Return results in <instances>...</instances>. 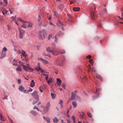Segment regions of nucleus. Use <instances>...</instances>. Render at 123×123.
I'll use <instances>...</instances> for the list:
<instances>
[{
	"instance_id": "1",
	"label": "nucleus",
	"mask_w": 123,
	"mask_h": 123,
	"mask_svg": "<svg viewBox=\"0 0 123 123\" xmlns=\"http://www.w3.org/2000/svg\"><path fill=\"white\" fill-rule=\"evenodd\" d=\"M24 22H23L22 25H21L22 27L26 29L27 28L31 27L32 26V23L25 21H24Z\"/></svg>"
},
{
	"instance_id": "2",
	"label": "nucleus",
	"mask_w": 123,
	"mask_h": 123,
	"mask_svg": "<svg viewBox=\"0 0 123 123\" xmlns=\"http://www.w3.org/2000/svg\"><path fill=\"white\" fill-rule=\"evenodd\" d=\"M47 51L51 53L54 55L56 56L57 54L55 53L56 51L54 48L52 47H48L47 49Z\"/></svg>"
},
{
	"instance_id": "3",
	"label": "nucleus",
	"mask_w": 123,
	"mask_h": 123,
	"mask_svg": "<svg viewBox=\"0 0 123 123\" xmlns=\"http://www.w3.org/2000/svg\"><path fill=\"white\" fill-rule=\"evenodd\" d=\"M45 34V30H43L40 31L39 35V38L43 40L44 39V35Z\"/></svg>"
},
{
	"instance_id": "4",
	"label": "nucleus",
	"mask_w": 123,
	"mask_h": 123,
	"mask_svg": "<svg viewBox=\"0 0 123 123\" xmlns=\"http://www.w3.org/2000/svg\"><path fill=\"white\" fill-rule=\"evenodd\" d=\"M18 29L19 31V37L21 39H22L23 38V35L24 34L25 31L22 30L19 27H18Z\"/></svg>"
},
{
	"instance_id": "5",
	"label": "nucleus",
	"mask_w": 123,
	"mask_h": 123,
	"mask_svg": "<svg viewBox=\"0 0 123 123\" xmlns=\"http://www.w3.org/2000/svg\"><path fill=\"white\" fill-rule=\"evenodd\" d=\"M38 92L36 91H34L31 94L34 98L38 100H39V95L37 94Z\"/></svg>"
},
{
	"instance_id": "6",
	"label": "nucleus",
	"mask_w": 123,
	"mask_h": 123,
	"mask_svg": "<svg viewBox=\"0 0 123 123\" xmlns=\"http://www.w3.org/2000/svg\"><path fill=\"white\" fill-rule=\"evenodd\" d=\"M77 92V91H75L74 92H72L71 94V98L70 100V101L74 100L75 99V97L76 95V94Z\"/></svg>"
},
{
	"instance_id": "7",
	"label": "nucleus",
	"mask_w": 123,
	"mask_h": 123,
	"mask_svg": "<svg viewBox=\"0 0 123 123\" xmlns=\"http://www.w3.org/2000/svg\"><path fill=\"white\" fill-rule=\"evenodd\" d=\"M91 15L92 18V19L94 20L96 18L97 16L94 13L93 11H92L91 12Z\"/></svg>"
},
{
	"instance_id": "8",
	"label": "nucleus",
	"mask_w": 123,
	"mask_h": 123,
	"mask_svg": "<svg viewBox=\"0 0 123 123\" xmlns=\"http://www.w3.org/2000/svg\"><path fill=\"white\" fill-rule=\"evenodd\" d=\"M26 69L28 70V71H30L32 72L33 70V69L31 68V67L28 64L26 65Z\"/></svg>"
},
{
	"instance_id": "9",
	"label": "nucleus",
	"mask_w": 123,
	"mask_h": 123,
	"mask_svg": "<svg viewBox=\"0 0 123 123\" xmlns=\"http://www.w3.org/2000/svg\"><path fill=\"white\" fill-rule=\"evenodd\" d=\"M38 60L41 61L43 63L45 64H48L49 63V62L48 61L44 60L42 58H39Z\"/></svg>"
},
{
	"instance_id": "10",
	"label": "nucleus",
	"mask_w": 123,
	"mask_h": 123,
	"mask_svg": "<svg viewBox=\"0 0 123 123\" xmlns=\"http://www.w3.org/2000/svg\"><path fill=\"white\" fill-rule=\"evenodd\" d=\"M19 90L23 92H26V90H25V88L22 86H20L18 88Z\"/></svg>"
},
{
	"instance_id": "11",
	"label": "nucleus",
	"mask_w": 123,
	"mask_h": 123,
	"mask_svg": "<svg viewBox=\"0 0 123 123\" xmlns=\"http://www.w3.org/2000/svg\"><path fill=\"white\" fill-rule=\"evenodd\" d=\"M57 84L59 86H61V83H62V81L59 78H57Z\"/></svg>"
},
{
	"instance_id": "12",
	"label": "nucleus",
	"mask_w": 123,
	"mask_h": 123,
	"mask_svg": "<svg viewBox=\"0 0 123 123\" xmlns=\"http://www.w3.org/2000/svg\"><path fill=\"white\" fill-rule=\"evenodd\" d=\"M80 8L79 7H74L73 10L75 12H78L80 10Z\"/></svg>"
},
{
	"instance_id": "13",
	"label": "nucleus",
	"mask_w": 123,
	"mask_h": 123,
	"mask_svg": "<svg viewBox=\"0 0 123 123\" xmlns=\"http://www.w3.org/2000/svg\"><path fill=\"white\" fill-rule=\"evenodd\" d=\"M38 67H37L35 68V69L37 71H39L41 70V69L40 68V66H39L40 63H38Z\"/></svg>"
},
{
	"instance_id": "14",
	"label": "nucleus",
	"mask_w": 123,
	"mask_h": 123,
	"mask_svg": "<svg viewBox=\"0 0 123 123\" xmlns=\"http://www.w3.org/2000/svg\"><path fill=\"white\" fill-rule=\"evenodd\" d=\"M30 113L34 116H36L37 114L36 112L33 111H31Z\"/></svg>"
},
{
	"instance_id": "15",
	"label": "nucleus",
	"mask_w": 123,
	"mask_h": 123,
	"mask_svg": "<svg viewBox=\"0 0 123 123\" xmlns=\"http://www.w3.org/2000/svg\"><path fill=\"white\" fill-rule=\"evenodd\" d=\"M53 120L54 123H57L59 121V120L57 117H55L53 119Z\"/></svg>"
},
{
	"instance_id": "16",
	"label": "nucleus",
	"mask_w": 123,
	"mask_h": 123,
	"mask_svg": "<svg viewBox=\"0 0 123 123\" xmlns=\"http://www.w3.org/2000/svg\"><path fill=\"white\" fill-rule=\"evenodd\" d=\"M12 64L13 65L17 66V60L14 59L13 61Z\"/></svg>"
},
{
	"instance_id": "17",
	"label": "nucleus",
	"mask_w": 123,
	"mask_h": 123,
	"mask_svg": "<svg viewBox=\"0 0 123 123\" xmlns=\"http://www.w3.org/2000/svg\"><path fill=\"white\" fill-rule=\"evenodd\" d=\"M43 118L45 119L48 123H50V119L48 117H43Z\"/></svg>"
},
{
	"instance_id": "18",
	"label": "nucleus",
	"mask_w": 123,
	"mask_h": 123,
	"mask_svg": "<svg viewBox=\"0 0 123 123\" xmlns=\"http://www.w3.org/2000/svg\"><path fill=\"white\" fill-rule=\"evenodd\" d=\"M20 65L22 66L23 69H25L26 71H28L26 69V66L23 65V62H21V63H20Z\"/></svg>"
},
{
	"instance_id": "19",
	"label": "nucleus",
	"mask_w": 123,
	"mask_h": 123,
	"mask_svg": "<svg viewBox=\"0 0 123 123\" xmlns=\"http://www.w3.org/2000/svg\"><path fill=\"white\" fill-rule=\"evenodd\" d=\"M35 86V82H34V80H32L31 81L30 84V86L31 87H33Z\"/></svg>"
},
{
	"instance_id": "20",
	"label": "nucleus",
	"mask_w": 123,
	"mask_h": 123,
	"mask_svg": "<svg viewBox=\"0 0 123 123\" xmlns=\"http://www.w3.org/2000/svg\"><path fill=\"white\" fill-rule=\"evenodd\" d=\"M50 106V104L49 103H47V105H46L45 108L46 109L47 111H48L49 108Z\"/></svg>"
},
{
	"instance_id": "21",
	"label": "nucleus",
	"mask_w": 123,
	"mask_h": 123,
	"mask_svg": "<svg viewBox=\"0 0 123 123\" xmlns=\"http://www.w3.org/2000/svg\"><path fill=\"white\" fill-rule=\"evenodd\" d=\"M72 105L74 108H75L77 106V105L76 102L73 101L72 102Z\"/></svg>"
},
{
	"instance_id": "22",
	"label": "nucleus",
	"mask_w": 123,
	"mask_h": 123,
	"mask_svg": "<svg viewBox=\"0 0 123 123\" xmlns=\"http://www.w3.org/2000/svg\"><path fill=\"white\" fill-rule=\"evenodd\" d=\"M42 16V15L41 14H39L38 15V21L39 23H41V17Z\"/></svg>"
},
{
	"instance_id": "23",
	"label": "nucleus",
	"mask_w": 123,
	"mask_h": 123,
	"mask_svg": "<svg viewBox=\"0 0 123 123\" xmlns=\"http://www.w3.org/2000/svg\"><path fill=\"white\" fill-rule=\"evenodd\" d=\"M66 53L64 49H62L60 51V54H64Z\"/></svg>"
},
{
	"instance_id": "24",
	"label": "nucleus",
	"mask_w": 123,
	"mask_h": 123,
	"mask_svg": "<svg viewBox=\"0 0 123 123\" xmlns=\"http://www.w3.org/2000/svg\"><path fill=\"white\" fill-rule=\"evenodd\" d=\"M96 77L97 78H98L100 79L101 80H102L103 79L101 77V76L98 74L96 75Z\"/></svg>"
},
{
	"instance_id": "25",
	"label": "nucleus",
	"mask_w": 123,
	"mask_h": 123,
	"mask_svg": "<svg viewBox=\"0 0 123 123\" xmlns=\"http://www.w3.org/2000/svg\"><path fill=\"white\" fill-rule=\"evenodd\" d=\"M6 53L3 52L1 55V57L2 58L6 56Z\"/></svg>"
},
{
	"instance_id": "26",
	"label": "nucleus",
	"mask_w": 123,
	"mask_h": 123,
	"mask_svg": "<svg viewBox=\"0 0 123 123\" xmlns=\"http://www.w3.org/2000/svg\"><path fill=\"white\" fill-rule=\"evenodd\" d=\"M21 69L22 68L20 67L19 65V66H18L16 68V70L18 71H20Z\"/></svg>"
},
{
	"instance_id": "27",
	"label": "nucleus",
	"mask_w": 123,
	"mask_h": 123,
	"mask_svg": "<svg viewBox=\"0 0 123 123\" xmlns=\"http://www.w3.org/2000/svg\"><path fill=\"white\" fill-rule=\"evenodd\" d=\"M17 21H20L21 22H22L23 23L24 22V20H23L22 19H21L20 18H17Z\"/></svg>"
},
{
	"instance_id": "28",
	"label": "nucleus",
	"mask_w": 123,
	"mask_h": 123,
	"mask_svg": "<svg viewBox=\"0 0 123 123\" xmlns=\"http://www.w3.org/2000/svg\"><path fill=\"white\" fill-rule=\"evenodd\" d=\"M51 94L52 98L53 99H55V97L56 95H54L53 93H51Z\"/></svg>"
},
{
	"instance_id": "29",
	"label": "nucleus",
	"mask_w": 123,
	"mask_h": 123,
	"mask_svg": "<svg viewBox=\"0 0 123 123\" xmlns=\"http://www.w3.org/2000/svg\"><path fill=\"white\" fill-rule=\"evenodd\" d=\"M52 78H50L49 79V80L47 81L48 83L49 84L50 83L52 82Z\"/></svg>"
},
{
	"instance_id": "30",
	"label": "nucleus",
	"mask_w": 123,
	"mask_h": 123,
	"mask_svg": "<svg viewBox=\"0 0 123 123\" xmlns=\"http://www.w3.org/2000/svg\"><path fill=\"white\" fill-rule=\"evenodd\" d=\"M80 116H81V117L82 118L84 116L85 114L83 112H82L80 113Z\"/></svg>"
},
{
	"instance_id": "31",
	"label": "nucleus",
	"mask_w": 123,
	"mask_h": 123,
	"mask_svg": "<svg viewBox=\"0 0 123 123\" xmlns=\"http://www.w3.org/2000/svg\"><path fill=\"white\" fill-rule=\"evenodd\" d=\"M4 4L5 6H6L8 2L7 0H4Z\"/></svg>"
},
{
	"instance_id": "32",
	"label": "nucleus",
	"mask_w": 123,
	"mask_h": 123,
	"mask_svg": "<svg viewBox=\"0 0 123 123\" xmlns=\"http://www.w3.org/2000/svg\"><path fill=\"white\" fill-rule=\"evenodd\" d=\"M87 115L90 118H91L92 117V116L91 115V113L89 112H87Z\"/></svg>"
},
{
	"instance_id": "33",
	"label": "nucleus",
	"mask_w": 123,
	"mask_h": 123,
	"mask_svg": "<svg viewBox=\"0 0 123 123\" xmlns=\"http://www.w3.org/2000/svg\"><path fill=\"white\" fill-rule=\"evenodd\" d=\"M52 35L51 34H49L48 36V40H49L50 39V38L52 37Z\"/></svg>"
},
{
	"instance_id": "34",
	"label": "nucleus",
	"mask_w": 123,
	"mask_h": 123,
	"mask_svg": "<svg viewBox=\"0 0 123 123\" xmlns=\"http://www.w3.org/2000/svg\"><path fill=\"white\" fill-rule=\"evenodd\" d=\"M49 24L51 26H53V28H54V27H55V25L53 23H51L50 22L49 23Z\"/></svg>"
},
{
	"instance_id": "35",
	"label": "nucleus",
	"mask_w": 123,
	"mask_h": 123,
	"mask_svg": "<svg viewBox=\"0 0 123 123\" xmlns=\"http://www.w3.org/2000/svg\"><path fill=\"white\" fill-rule=\"evenodd\" d=\"M29 90L27 91L25 93H29V92H32L33 91V90L32 89H31L30 87H29Z\"/></svg>"
},
{
	"instance_id": "36",
	"label": "nucleus",
	"mask_w": 123,
	"mask_h": 123,
	"mask_svg": "<svg viewBox=\"0 0 123 123\" xmlns=\"http://www.w3.org/2000/svg\"><path fill=\"white\" fill-rule=\"evenodd\" d=\"M7 50V49L6 48V47H4V48L3 49L2 51V52H5L6 51V50Z\"/></svg>"
},
{
	"instance_id": "37",
	"label": "nucleus",
	"mask_w": 123,
	"mask_h": 123,
	"mask_svg": "<svg viewBox=\"0 0 123 123\" xmlns=\"http://www.w3.org/2000/svg\"><path fill=\"white\" fill-rule=\"evenodd\" d=\"M22 55L23 56H25V51H23V50H22Z\"/></svg>"
},
{
	"instance_id": "38",
	"label": "nucleus",
	"mask_w": 123,
	"mask_h": 123,
	"mask_svg": "<svg viewBox=\"0 0 123 123\" xmlns=\"http://www.w3.org/2000/svg\"><path fill=\"white\" fill-rule=\"evenodd\" d=\"M92 71L94 72H95L96 71V69L95 68L93 67L92 68Z\"/></svg>"
},
{
	"instance_id": "39",
	"label": "nucleus",
	"mask_w": 123,
	"mask_h": 123,
	"mask_svg": "<svg viewBox=\"0 0 123 123\" xmlns=\"http://www.w3.org/2000/svg\"><path fill=\"white\" fill-rule=\"evenodd\" d=\"M11 18L12 19V20H13L14 21H16V19H15V18H16V17L15 16V17H14V16L12 17H11Z\"/></svg>"
},
{
	"instance_id": "40",
	"label": "nucleus",
	"mask_w": 123,
	"mask_h": 123,
	"mask_svg": "<svg viewBox=\"0 0 123 123\" xmlns=\"http://www.w3.org/2000/svg\"><path fill=\"white\" fill-rule=\"evenodd\" d=\"M59 101H60V102L59 103V104H60V105H62V103L63 102V101L61 100L60 99V100H59Z\"/></svg>"
},
{
	"instance_id": "41",
	"label": "nucleus",
	"mask_w": 123,
	"mask_h": 123,
	"mask_svg": "<svg viewBox=\"0 0 123 123\" xmlns=\"http://www.w3.org/2000/svg\"><path fill=\"white\" fill-rule=\"evenodd\" d=\"M89 62L90 63H93V61L92 59H90L89 60Z\"/></svg>"
},
{
	"instance_id": "42",
	"label": "nucleus",
	"mask_w": 123,
	"mask_h": 123,
	"mask_svg": "<svg viewBox=\"0 0 123 123\" xmlns=\"http://www.w3.org/2000/svg\"><path fill=\"white\" fill-rule=\"evenodd\" d=\"M62 87L64 89L66 88V86L65 84H63L62 85Z\"/></svg>"
},
{
	"instance_id": "43",
	"label": "nucleus",
	"mask_w": 123,
	"mask_h": 123,
	"mask_svg": "<svg viewBox=\"0 0 123 123\" xmlns=\"http://www.w3.org/2000/svg\"><path fill=\"white\" fill-rule=\"evenodd\" d=\"M7 96H5L4 97L2 98L3 99H6L7 98Z\"/></svg>"
},
{
	"instance_id": "44",
	"label": "nucleus",
	"mask_w": 123,
	"mask_h": 123,
	"mask_svg": "<svg viewBox=\"0 0 123 123\" xmlns=\"http://www.w3.org/2000/svg\"><path fill=\"white\" fill-rule=\"evenodd\" d=\"M5 9H4L3 10V11H2V13H3V14L4 15L5 14H6V12H5Z\"/></svg>"
},
{
	"instance_id": "45",
	"label": "nucleus",
	"mask_w": 123,
	"mask_h": 123,
	"mask_svg": "<svg viewBox=\"0 0 123 123\" xmlns=\"http://www.w3.org/2000/svg\"><path fill=\"white\" fill-rule=\"evenodd\" d=\"M9 120L11 123H14L12 120L11 119H9Z\"/></svg>"
},
{
	"instance_id": "46",
	"label": "nucleus",
	"mask_w": 123,
	"mask_h": 123,
	"mask_svg": "<svg viewBox=\"0 0 123 123\" xmlns=\"http://www.w3.org/2000/svg\"><path fill=\"white\" fill-rule=\"evenodd\" d=\"M72 108V106H70V107L69 108V109H68L67 112V113L68 114V112H69V110H70Z\"/></svg>"
},
{
	"instance_id": "47",
	"label": "nucleus",
	"mask_w": 123,
	"mask_h": 123,
	"mask_svg": "<svg viewBox=\"0 0 123 123\" xmlns=\"http://www.w3.org/2000/svg\"><path fill=\"white\" fill-rule=\"evenodd\" d=\"M47 18H48L49 20H50L51 18V16H49V17H48Z\"/></svg>"
},
{
	"instance_id": "48",
	"label": "nucleus",
	"mask_w": 123,
	"mask_h": 123,
	"mask_svg": "<svg viewBox=\"0 0 123 123\" xmlns=\"http://www.w3.org/2000/svg\"><path fill=\"white\" fill-rule=\"evenodd\" d=\"M91 57V56L90 55H88L87 57V58H88V59H90Z\"/></svg>"
},
{
	"instance_id": "49",
	"label": "nucleus",
	"mask_w": 123,
	"mask_h": 123,
	"mask_svg": "<svg viewBox=\"0 0 123 123\" xmlns=\"http://www.w3.org/2000/svg\"><path fill=\"white\" fill-rule=\"evenodd\" d=\"M48 75H47L46 77V81H47L48 80Z\"/></svg>"
},
{
	"instance_id": "50",
	"label": "nucleus",
	"mask_w": 123,
	"mask_h": 123,
	"mask_svg": "<svg viewBox=\"0 0 123 123\" xmlns=\"http://www.w3.org/2000/svg\"><path fill=\"white\" fill-rule=\"evenodd\" d=\"M91 65H89V71H90L91 70Z\"/></svg>"
},
{
	"instance_id": "51",
	"label": "nucleus",
	"mask_w": 123,
	"mask_h": 123,
	"mask_svg": "<svg viewBox=\"0 0 123 123\" xmlns=\"http://www.w3.org/2000/svg\"><path fill=\"white\" fill-rule=\"evenodd\" d=\"M36 109H37V110L38 111H40L41 112H42V111H40L39 109H38V108L37 107Z\"/></svg>"
},
{
	"instance_id": "52",
	"label": "nucleus",
	"mask_w": 123,
	"mask_h": 123,
	"mask_svg": "<svg viewBox=\"0 0 123 123\" xmlns=\"http://www.w3.org/2000/svg\"><path fill=\"white\" fill-rule=\"evenodd\" d=\"M18 82L20 84L21 82V80L20 79H18Z\"/></svg>"
},
{
	"instance_id": "53",
	"label": "nucleus",
	"mask_w": 123,
	"mask_h": 123,
	"mask_svg": "<svg viewBox=\"0 0 123 123\" xmlns=\"http://www.w3.org/2000/svg\"><path fill=\"white\" fill-rule=\"evenodd\" d=\"M72 119L74 120H74L75 119V117L74 116H73L72 117Z\"/></svg>"
},
{
	"instance_id": "54",
	"label": "nucleus",
	"mask_w": 123,
	"mask_h": 123,
	"mask_svg": "<svg viewBox=\"0 0 123 123\" xmlns=\"http://www.w3.org/2000/svg\"><path fill=\"white\" fill-rule=\"evenodd\" d=\"M15 23L18 25H19V24L16 21H15Z\"/></svg>"
},
{
	"instance_id": "55",
	"label": "nucleus",
	"mask_w": 123,
	"mask_h": 123,
	"mask_svg": "<svg viewBox=\"0 0 123 123\" xmlns=\"http://www.w3.org/2000/svg\"><path fill=\"white\" fill-rule=\"evenodd\" d=\"M37 103V102H36V101H34L33 102V105H35L36 103Z\"/></svg>"
},
{
	"instance_id": "56",
	"label": "nucleus",
	"mask_w": 123,
	"mask_h": 123,
	"mask_svg": "<svg viewBox=\"0 0 123 123\" xmlns=\"http://www.w3.org/2000/svg\"><path fill=\"white\" fill-rule=\"evenodd\" d=\"M98 26L101 27V25L100 23H99L98 25Z\"/></svg>"
},
{
	"instance_id": "57",
	"label": "nucleus",
	"mask_w": 123,
	"mask_h": 123,
	"mask_svg": "<svg viewBox=\"0 0 123 123\" xmlns=\"http://www.w3.org/2000/svg\"><path fill=\"white\" fill-rule=\"evenodd\" d=\"M41 73H45V72L44 71V70H41Z\"/></svg>"
},
{
	"instance_id": "58",
	"label": "nucleus",
	"mask_w": 123,
	"mask_h": 123,
	"mask_svg": "<svg viewBox=\"0 0 123 123\" xmlns=\"http://www.w3.org/2000/svg\"><path fill=\"white\" fill-rule=\"evenodd\" d=\"M5 12H6V13H7V12H8V11L6 10V9H5Z\"/></svg>"
},
{
	"instance_id": "59",
	"label": "nucleus",
	"mask_w": 123,
	"mask_h": 123,
	"mask_svg": "<svg viewBox=\"0 0 123 123\" xmlns=\"http://www.w3.org/2000/svg\"><path fill=\"white\" fill-rule=\"evenodd\" d=\"M42 75H43V76H47V75H48V74H42Z\"/></svg>"
},
{
	"instance_id": "60",
	"label": "nucleus",
	"mask_w": 123,
	"mask_h": 123,
	"mask_svg": "<svg viewBox=\"0 0 123 123\" xmlns=\"http://www.w3.org/2000/svg\"><path fill=\"white\" fill-rule=\"evenodd\" d=\"M39 90H40V92H43V91L41 89V88L40 87L39 88Z\"/></svg>"
},
{
	"instance_id": "61",
	"label": "nucleus",
	"mask_w": 123,
	"mask_h": 123,
	"mask_svg": "<svg viewBox=\"0 0 123 123\" xmlns=\"http://www.w3.org/2000/svg\"><path fill=\"white\" fill-rule=\"evenodd\" d=\"M9 11H10V12L11 13V14H12V12L11 11V10L10 9H9Z\"/></svg>"
},
{
	"instance_id": "62",
	"label": "nucleus",
	"mask_w": 123,
	"mask_h": 123,
	"mask_svg": "<svg viewBox=\"0 0 123 123\" xmlns=\"http://www.w3.org/2000/svg\"><path fill=\"white\" fill-rule=\"evenodd\" d=\"M0 119L2 121H4L5 120L3 118H1Z\"/></svg>"
},
{
	"instance_id": "63",
	"label": "nucleus",
	"mask_w": 123,
	"mask_h": 123,
	"mask_svg": "<svg viewBox=\"0 0 123 123\" xmlns=\"http://www.w3.org/2000/svg\"><path fill=\"white\" fill-rule=\"evenodd\" d=\"M118 17L119 18L121 19H123V18H122V17L121 18L120 17L118 16Z\"/></svg>"
},
{
	"instance_id": "64",
	"label": "nucleus",
	"mask_w": 123,
	"mask_h": 123,
	"mask_svg": "<svg viewBox=\"0 0 123 123\" xmlns=\"http://www.w3.org/2000/svg\"><path fill=\"white\" fill-rule=\"evenodd\" d=\"M37 107H36V106H35L33 108V109L34 110L36 109V108Z\"/></svg>"
}]
</instances>
